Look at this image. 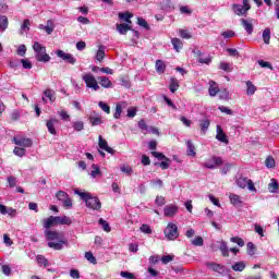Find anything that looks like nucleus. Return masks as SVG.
Instances as JSON below:
<instances>
[{
  "mask_svg": "<svg viewBox=\"0 0 279 279\" xmlns=\"http://www.w3.org/2000/svg\"><path fill=\"white\" fill-rule=\"evenodd\" d=\"M75 195H80L81 199L85 202L87 208H92V210H99L101 208V202L98 197L93 196L88 192H82L80 190H74Z\"/></svg>",
  "mask_w": 279,
  "mask_h": 279,
  "instance_id": "1",
  "label": "nucleus"
},
{
  "mask_svg": "<svg viewBox=\"0 0 279 279\" xmlns=\"http://www.w3.org/2000/svg\"><path fill=\"white\" fill-rule=\"evenodd\" d=\"M33 49L36 53L35 58L38 62H49V60H51V57L47 53V48L40 45V43L35 41Z\"/></svg>",
  "mask_w": 279,
  "mask_h": 279,
  "instance_id": "2",
  "label": "nucleus"
},
{
  "mask_svg": "<svg viewBox=\"0 0 279 279\" xmlns=\"http://www.w3.org/2000/svg\"><path fill=\"white\" fill-rule=\"evenodd\" d=\"M242 4H232V11L234 12V14H236V16H245V14H247V12H250V10L252 9V7L250 5V0H242Z\"/></svg>",
  "mask_w": 279,
  "mask_h": 279,
  "instance_id": "3",
  "label": "nucleus"
},
{
  "mask_svg": "<svg viewBox=\"0 0 279 279\" xmlns=\"http://www.w3.org/2000/svg\"><path fill=\"white\" fill-rule=\"evenodd\" d=\"M165 236L168 241H175L178 236H180V232L178 231V225L173 222H169L165 230Z\"/></svg>",
  "mask_w": 279,
  "mask_h": 279,
  "instance_id": "4",
  "label": "nucleus"
},
{
  "mask_svg": "<svg viewBox=\"0 0 279 279\" xmlns=\"http://www.w3.org/2000/svg\"><path fill=\"white\" fill-rule=\"evenodd\" d=\"M236 184L240 189H248L251 193H256L254 181H252V179H247V177H240L236 180Z\"/></svg>",
  "mask_w": 279,
  "mask_h": 279,
  "instance_id": "5",
  "label": "nucleus"
},
{
  "mask_svg": "<svg viewBox=\"0 0 279 279\" xmlns=\"http://www.w3.org/2000/svg\"><path fill=\"white\" fill-rule=\"evenodd\" d=\"M83 82H85L87 88H92V90H99V83H97V78L93 73H87L82 76Z\"/></svg>",
  "mask_w": 279,
  "mask_h": 279,
  "instance_id": "6",
  "label": "nucleus"
},
{
  "mask_svg": "<svg viewBox=\"0 0 279 279\" xmlns=\"http://www.w3.org/2000/svg\"><path fill=\"white\" fill-rule=\"evenodd\" d=\"M206 267H208V269H210L211 271L219 274L220 276H226V275L230 274V270H228L226 268V266H223L221 264L214 263V262H207Z\"/></svg>",
  "mask_w": 279,
  "mask_h": 279,
  "instance_id": "7",
  "label": "nucleus"
},
{
  "mask_svg": "<svg viewBox=\"0 0 279 279\" xmlns=\"http://www.w3.org/2000/svg\"><path fill=\"white\" fill-rule=\"evenodd\" d=\"M221 165H223V159L221 157L213 156L206 160L203 167H205V169H218Z\"/></svg>",
  "mask_w": 279,
  "mask_h": 279,
  "instance_id": "8",
  "label": "nucleus"
},
{
  "mask_svg": "<svg viewBox=\"0 0 279 279\" xmlns=\"http://www.w3.org/2000/svg\"><path fill=\"white\" fill-rule=\"evenodd\" d=\"M56 125H60V120L58 118H50L49 120L46 121V126L52 136H56L58 134V131L56 130Z\"/></svg>",
  "mask_w": 279,
  "mask_h": 279,
  "instance_id": "9",
  "label": "nucleus"
},
{
  "mask_svg": "<svg viewBox=\"0 0 279 279\" xmlns=\"http://www.w3.org/2000/svg\"><path fill=\"white\" fill-rule=\"evenodd\" d=\"M240 23L248 35L254 33V20L253 19H241Z\"/></svg>",
  "mask_w": 279,
  "mask_h": 279,
  "instance_id": "10",
  "label": "nucleus"
},
{
  "mask_svg": "<svg viewBox=\"0 0 279 279\" xmlns=\"http://www.w3.org/2000/svg\"><path fill=\"white\" fill-rule=\"evenodd\" d=\"M57 56L58 58H61V60H64L65 62H68V64H75V62H77V60L75 59V57H73V54L66 53L63 50H58Z\"/></svg>",
  "mask_w": 279,
  "mask_h": 279,
  "instance_id": "11",
  "label": "nucleus"
},
{
  "mask_svg": "<svg viewBox=\"0 0 279 279\" xmlns=\"http://www.w3.org/2000/svg\"><path fill=\"white\" fill-rule=\"evenodd\" d=\"M98 146L100 149H104V151H107V154L114 155V149L108 146V142L104 140L101 135L98 136Z\"/></svg>",
  "mask_w": 279,
  "mask_h": 279,
  "instance_id": "12",
  "label": "nucleus"
},
{
  "mask_svg": "<svg viewBox=\"0 0 279 279\" xmlns=\"http://www.w3.org/2000/svg\"><path fill=\"white\" fill-rule=\"evenodd\" d=\"M13 143L20 147H32V140L25 137H13Z\"/></svg>",
  "mask_w": 279,
  "mask_h": 279,
  "instance_id": "13",
  "label": "nucleus"
},
{
  "mask_svg": "<svg viewBox=\"0 0 279 279\" xmlns=\"http://www.w3.org/2000/svg\"><path fill=\"white\" fill-rule=\"evenodd\" d=\"M165 217H175L178 215V206L175 205H168L163 208Z\"/></svg>",
  "mask_w": 279,
  "mask_h": 279,
  "instance_id": "14",
  "label": "nucleus"
},
{
  "mask_svg": "<svg viewBox=\"0 0 279 279\" xmlns=\"http://www.w3.org/2000/svg\"><path fill=\"white\" fill-rule=\"evenodd\" d=\"M216 138H217V141H219L220 143H225L226 145H228V143H229L228 135H226V133H223V129H221V125H217Z\"/></svg>",
  "mask_w": 279,
  "mask_h": 279,
  "instance_id": "15",
  "label": "nucleus"
},
{
  "mask_svg": "<svg viewBox=\"0 0 279 279\" xmlns=\"http://www.w3.org/2000/svg\"><path fill=\"white\" fill-rule=\"evenodd\" d=\"M125 108H128V102L121 101V102L117 104L113 118L121 119V114H122L123 110H125Z\"/></svg>",
  "mask_w": 279,
  "mask_h": 279,
  "instance_id": "16",
  "label": "nucleus"
},
{
  "mask_svg": "<svg viewBox=\"0 0 279 279\" xmlns=\"http://www.w3.org/2000/svg\"><path fill=\"white\" fill-rule=\"evenodd\" d=\"M68 243H69L68 240H59L58 242H48V247H51L52 250L60 251Z\"/></svg>",
  "mask_w": 279,
  "mask_h": 279,
  "instance_id": "17",
  "label": "nucleus"
},
{
  "mask_svg": "<svg viewBox=\"0 0 279 279\" xmlns=\"http://www.w3.org/2000/svg\"><path fill=\"white\" fill-rule=\"evenodd\" d=\"M89 123L95 126V125H101L104 123V120H101V117L97 114L95 111L89 116Z\"/></svg>",
  "mask_w": 279,
  "mask_h": 279,
  "instance_id": "18",
  "label": "nucleus"
},
{
  "mask_svg": "<svg viewBox=\"0 0 279 279\" xmlns=\"http://www.w3.org/2000/svg\"><path fill=\"white\" fill-rule=\"evenodd\" d=\"M39 29H45L46 34L51 35L53 34V29H56V26L53 25V21L48 20L47 25H39Z\"/></svg>",
  "mask_w": 279,
  "mask_h": 279,
  "instance_id": "19",
  "label": "nucleus"
},
{
  "mask_svg": "<svg viewBox=\"0 0 279 279\" xmlns=\"http://www.w3.org/2000/svg\"><path fill=\"white\" fill-rule=\"evenodd\" d=\"M54 220H56L57 226L58 225H60V226H71V223H72L71 219L68 216H62V217L56 216Z\"/></svg>",
  "mask_w": 279,
  "mask_h": 279,
  "instance_id": "20",
  "label": "nucleus"
},
{
  "mask_svg": "<svg viewBox=\"0 0 279 279\" xmlns=\"http://www.w3.org/2000/svg\"><path fill=\"white\" fill-rule=\"evenodd\" d=\"M41 223L46 230H49V228H52V226H57L56 216H50L49 218L44 219Z\"/></svg>",
  "mask_w": 279,
  "mask_h": 279,
  "instance_id": "21",
  "label": "nucleus"
},
{
  "mask_svg": "<svg viewBox=\"0 0 279 279\" xmlns=\"http://www.w3.org/2000/svg\"><path fill=\"white\" fill-rule=\"evenodd\" d=\"M208 93L210 97H217V93H219V86L215 81H209V89Z\"/></svg>",
  "mask_w": 279,
  "mask_h": 279,
  "instance_id": "22",
  "label": "nucleus"
},
{
  "mask_svg": "<svg viewBox=\"0 0 279 279\" xmlns=\"http://www.w3.org/2000/svg\"><path fill=\"white\" fill-rule=\"evenodd\" d=\"M45 234L48 241H60V233H58L57 231L46 230Z\"/></svg>",
  "mask_w": 279,
  "mask_h": 279,
  "instance_id": "23",
  "label": "nucleus"
},
{
  "mask_svg": "<svg viewBox=\"0 0 279 279\" xmlns=\"http://www.w3.org/2000/svg\"><path fill=\"white\" fill-rule=\"evenodd\" d=\"M98 82L102 88H111L112 82L107 76H99Z\"/></svg>",
  "mask_w": 279,
  "mask_h": 279,
  "instance_id": "24",
  "label": "nucleus"
},
{
  "mask_svg": "<svg viewBox=\"0 0 279 279\" xmlns=\"http://www.w3.org/2000/svg\"><path fill=\"white\" fill-rule=\"evenodd\" d=\"M130 29H132L130 24H117V32L123 36H125Z\"/></svg>",
  "mask_w": 279,
  "mask_h": 279,
  "instance_id": "25",
  "label": "nucleus"
},
{
  "mask_svg": "<svg viewBox=\"0 0 279 279\" xmlns=\"http://www.w3.org/2000/svg\"><path fill=\"white\" fill-rule=\"evenodd\" d=\"M186 147H187V156H192L193 158H195V156H197V153H195V145L191 140L186 141Z\"/></svg>",
  "mask_w": 279,
  "mask_h": 279,
  "instance_id": "26",
  "label": "nucleus"
},
{
  "mask_svg": "<svg viewBox=\"0 0 279 279\" xmlns=\"http://www.w3.org/2000/svg\"><path fill=\"white\" fill-rule=\"evenodd\" d=\"M257 88L255 87L254 83L252 81H246V95L248 97H252L256 93Z\"/></svg>",
  "mask_w": 279,
  "mask_h": 279,
  "instance_id": "27",
  "label": "nucleus"
},
{
  "mask_svg": "<svg viewBox=\"0 0 279 279\" xmlns=\"http://www.w3.org/2000/svg\"><path fill=\"white\" fill-rule=\"evenodd\" d=\"M199 128H201V132L206 134V132H208V128H210V120L209 119L201 120L199 121Z\"/></svg>",
  "mask_w": 279,
  "mask_h": 279,
  "instance_id": "28",
  "label": "nucleus"
},
{
  "mask_svg": "<svg viewBox=\"0 0 279 279\" xmlns=\"http://www.w3.org/2000/svg\"><path fill=\"white\" fill-rule=\"evenodd\" d=\"M229 199L233 206H241V204H243V202L241 201V196L236 194H230Z\"/></svg>",
  "mask_w": 279,
  "mask_h": 279,
  "instance_id": "29",
  "label": "nucleus"
},
{
  "mask_svg": "<svg viewBox=\"0 0 279 279\" xmlns=\"http://www.w3.org/2000/svg\"><path fill=\"white\" fill-rule=\"evenodd\" d=\"M44 97L49 99L50 104H53V101H56V92L53 89H46L44 92Z\"/></svg>",
  "mask_w": 279,
  "mask_h": 279,
  "instance_id": "30",
  "label": "nucleus"
},
{
  "mask_svg": "<svg viewBox=\"0 0 279 279\" xmlns=\"http://www.w3.org/2000/svg\"><path fill=\"white\" fill-rule=\"evenodd\" d=\"M104 58H106V47L99 46L98 51L96 53V60H98V62H101Z\"/></svg>",
  "mask_w": 279,
  "mask_h": 279,
  "instance_id": "31",
  "label": "nucleus"
},
{
  "mask_svg": "<svg viewBox=\"0 0 279 279\" xmlns=\"http://www.w3.org/2000/svg\"><path fill=\"white\" fill-rule=\"evenodd\" d=\"M9 21L8 16L1 15L0 16V32H5L8 29Z\"/></svg>",
  "mask_w": 279,
  "mask_h": 279,
  "instance_id": "32",
  "label": "nucleus"
},
{
  "mask_svg": "<svg viewBox=\"0 0 279 279\" xmlns=\"http://www.w3.org/2000/svg\"><path fill=\"white\" fill-rule=\"evenodd\" d=\"M263 40L265 45H269L271 40V29L270 28H265L263 32Z\"/></svg>",
  "mask_w": 279,
  "mask_h": 279,
  "instance_id": "33",
  "label": "nucleus"
},
{
  "mask_svg": "<svg viewBox=\"0 0 279 279\" xmlns=\"http://www.w3.org/2000/svg\"><path fill=\"white\" fill-rule=\"evenodd\" d=\"M245 267V262H236L231 266V269H233V271H243Z\"/></svg>",
  "mask_w": 279,
  "mask_h": 279,
  "instance_id": "34",
  "label": "nucleus"
},
{
  "mask_svg": "<svg viewBox=\"0 0 279 279\" xmlns=\"http://www.w3.org/2000/svg\"><path fill=\"white\" fill-rule=\"evenodd\" d=\"M219 250H220L222 256H225V257L230 256V251L228 250V243H226L225 241H222L220 243Z\"/></svg>",
  "mask_w": 279,
  "mask_h": 279,
  "instance_id": "35",
  "label": "nucleus"
},
{
  "mask_svg": "<svg viewBox=\"0 0 279 279\" xmlns=\"http://www.w3.org/2000/svg\"><path fill=\"white\" fill-rule=\"evenodd\" d=\"M167 69V65L165 64V62L162 60H157L156 61V71L157 73H165V70Z\"/></svg>",
  "mask_w": 279,
  "mask_h": 279,
  "instance_id": "36",
  "label": "nucleus"
},
{
  "mask_svg": "<svg viewBox=\"0 0 279 279\" xmlns=\"http://www.w3.org/2000/svg\"><path fill=\"white\" fill-rule=\"evenodd\" d=\"M171 43H172V46L175 49V51H180V49H182V47H184V44L182 43V40H180L178 38H172Z\"/></svg>",
  "mask_w": 279,
  "mask_h": 279,
  "instance_id": "37",
  "label": "nucleus"
},
{
  "mask_svg": "<svg viewBox=\"0 0 279 279\" xmlns=\"http://www.w3.org/2000/svg\"><path fill=\"white\" fill-rule=\"evenodd\" d=\"M132 16H134L132 13H119V19H121L122 21H125V23L132 24Z\"/></svg>",
  "mask_w": 279,
  "mask_h": 279,
  "instance_id": "38",
  "label": "nucleus"
},
{
  "mask_svg": "<svg viewBox=\"0 0 279 279\" xmlns=\"http://www.w3.org/2000/svg\"><path fill=\"white\" fill-rule=\"evenodd\" d=\"M180 88V83L175 78L170 80V93H175Z\"/></svg>",
  "mask_w": 279,
  "mask_h": 279,
  "instance_id": "39",
  "label": "nucleus"
},
{
  "mask_svg": "<svg viewBox=\"0 0 279 279\" xmlns=\"http://www.w3.org/2000/svg\"><path fill=\"white\" fill-rule=\"evenodd\" d=\"M151 155L154 156V158H157L158 160H167V162H171V159L167 158V156H165V154L162 153L151 151Z\"/></svg>",
  "mask_w": 279,
  "mask_h": 279,
  "instance_id": "40",
  "label": "nucleus"
},
{
  "mask_svg": "<svg viewBox=\"0 0 279 279\" xmlns=\"http://www.w3.org/2000/svg\"><path fill=\"white\" fill-rule=\"evenodd\" d=\"M29 25H32L29 20H24L23 24L21 25L20 34H25V32H29Z\"/></svg>",
  "mask_w": 279,
  "mask_h": 279,
  "instance_id": "41",
  "label": "nucleus"
},
{
  "mask_svg": "<svg viewBox=\"0 0 279 279\" xmlns=\"http://www.w3.org/2000/svg\"><path fill=\"white\" fill-rule=\"evenodd\" d=\"M56 197H57V199H59V202L63 203L69 197V194H66V192H64V191H59V192H57Z\"/></svg>",
  "mask_w": 279,
  "mask_h": 279,
  "instance_id": "42",
  "label": "nucleus"
},
{
  "mask_svg": "<svg viewBox=\"0 0 279 279\" xmlns=\"http://www.w3.org/2000/svg\"><path fill=\"white\" fill-rule=\"evenodd\" d=\"M92 169H93L90 172L92 178H97V175H101V170L99 169V166L92 165Z\"/></svg>",
  "mask_w": 279,
  "mask_h": 279,
  "instance_id": "43",
  "label": "nucleus"
},
{
  "mask_svg": "<svg viewBox=\"0 0 279 279\" xmlns=\"http://www.w3.org/2000/svg\"><path fill=\"white\" fill-rule=\"evenodd\" d=\"M192 245H194L195 247H202V245H204V238L202 236H196L194 240H192Z\"/></svg>",
  "mask_w": 279,
  "mask_h": 279,
  "instance_id": "44",
  "label": "nucleus"
},
{
  "mask_svg": "<svg viewBox=\"0 0 279 279\" xmlns=\"http://www.w3.org/2000/svg\"><path fill=\"white\" fill-rule=\"evenodd\" d=\"M278 181H276V179H272L271 182L268 185V189L270 191V193H276V191H278Z\"/></svg>",
  "mask_w": 279,
  "mask_h": 279,
  "instance_id": "45",
  "label": "nucleus"
},
{
  "mask_svg": "<svg viewBox=\"0 0 279 279\" xmlns=\"http://www.w3.org/2000/svg\"><path fill=\"white\" fill-rule=\"evenodd\" d=\"M85 258L92 263V265H97V258H95V255H93L90 252L85 253Z\"/></svg>",
  "mask_w": 279,
  "mask_h": 279,
  "instance_id": "46",
  "label": "nucleus"
},
{
  "mask_svg": "<svg viewBox=\"0 0 279 279\" xmlns=\"http://www.w3.org/2000/svg\"><path fill=\"white\" fill-rule=\"evenodd\" d=\"M231 243H236V245H239V247H243L245 245V241H243V239L239 238V236H233L230 239Z\"/></svg>",
  "mask_w": 279,
  "mask_h": 279,
  "instance_id": "47",
  "label": "nucleus"
},
{
  "mask_svg": "<svg viewBox=\"0 0 279 279\" xmlns=\"http://www.w3.org/2000/svg\"><path fill=\"white\" fill-rule=\"evenodd\" d=\"M99 223L101 225L102 230H105V232H110V230H112L108 221L104 220L102 218L99 219Z\"/></svg>",
  "mask_w": 279,
  "mask_h": 279,
  "instance_id": "48",
  "label": "nucleus"
},
{
  "mask_svg": "<svg viewBox=\"0 0 279 279\" xmlns=\"http://www.w3.org/2000/svg\"><path fill=\"white\" fill-rule=\"evenodd\" d=\"M73 129L76 132H82V130H84V122L83 121L73 122Z\"/></svg>",
  "mask_w": 279,
  "mask_h": 279,
  "instance_id": "49",
  "label": "nucleus"
},
{
  "mask_svg": "<svg viewBox=\"0 0 279 279\" xmlns=\"http://www.w3.org/2000/svg\"><path fill=\"white\" fill-rule=\"evenodd\" d=\"M120 169H121L122 173H126V175H132V173L134 172L132 167L125 166V165L121 166Z\"/></svg>",
  "mask_w": 279,
  "mask_h": 279,
  "instance_id": "50",
  "label": "nucleus"
},
{
  "mask_svg": "<svg viewBox=\"0 0 279 279\" xmlns=\"http://www.w3.org/2000/svg\"><path fill=\"white\" fill-rule=\"evenodd\" d=\"M98 106H99V108H101V110L104 112H106L107 114H110V106H108V104H106L104 101H99Z\"/></svg>",
  "mask_w": 279,
  "mask_h": 279,
  "instance_id": "51",
  "label": "nucleus"
},
{
  "mask_svg": "<svg viewBox=\"0 0 279 279\" xmlns=\"http://www.w3.org/2000/svg\"><path fill=\"white\" fill-rule=\"evenodd\" d=\"M25 148H21V147H15L14 150H13V154L15 156H20V158H23V156H25Z\"/></svg>",
  "mask_w": 279,
  "mask_h": 279,
  "instance_id": "52",
  "label": "nucleus"
},
{
  "mask_svg": "<svg viewBox=\"0 0 279 279\" xmlns=\"http://www.w3.org/2000/svg\"><path fill=\"white\" fill-rule=\"evenodd\" d=\"M221 36L225 39H228V38H234V36H236V34L234 33V31H226V32L221 33Z\"/></svg>",
  "mask_w": 279,
  "mask_h": 279,
  "instance_id": "53",
  "label": "nucleus"
},
{
  "mask_svg": "<svg viewBox=\"0 0 279 279\" xmlns=\"http://www.w3.org/2000/svg\"><path fill=\"white\" fill-rule=\"evenodd\" d=\"M265 165L268 169H274V167H276V160H274L271 157H268L265 161Z\"/></svg>",
  "mask_w": 279,
  "mask_h": 279,
  "instance_id": "54",
  "label": "nucleus"
},
{
  "mask_svg": "<svg viewBox=\"0 0 279 279\" xmlns=\"http://www.w3.org/2000/svg\"><path fill=\"white\" fill-rule=\"evenodd\" d=\"M16 53L17 56H21L23 58L25 53H27V48L25 47V45L19 46Z\"/></svg>",
  "mask_w": 279,
  "mask_h": 279,
  "instance_id": "55",
  "label": "nucleus"
},
{
  "mask_svg": "<svg viewBox=\"0 0 279 279\" xmlns=\"http://www.w3.org/2000/svg\"><path fill=\"white\" fill-rule=\"evenodd\" d=\"M141 232H143L144 234H151V227H149V225H142V227L140 228Z\"/></svg>",
  "mask_w": 279,
  "mask_h": 279,
  "instance_id": "56",
  "label": "nucleus"
},
{
  "mask_svg": "<svg viewBox=\"0 0 279 279\" xmlns=\"http://www.w3.org/2000/svg\"><path fill=\"white\" fill-rule=\"evenodd\" d=\"M219 69H221V71H226L227 73H230V71H232L230 69V63L227 62H220Z\"/></svg>",
  "mask_w": 279,
  "mask_h": 279,
  "instance_id": "57",
  "label": "nucleus"
},
{
  "mask_svg": "<svg viewBox=\"0 0 279 279\" xmlns=\"http://www.w3.org/2000/svg\"><path fill=\"white\" fill-rule=\"evenodd\" d=\"M150 184L154 189H156V187L162 189V180H160V179L151 180Z\"/></svg>",
  "mask_w": 279,
  "mask_h": 279,
  "instance_id": "58",
  "label": "nucleus"
},
{
  "mask_svg": "<svg viewBox=\"0 0 279 279\" xmlns=\"http://www.w3.org/2000/svg\"><path fill=\"white\" fill-rule=\"evenodd\" d=\"M228 97H230V92H228V89L219 92V99H228Z\"/></svg>",
  "mask_w": 279,
  "mask_h": 279,
  "instance_id": "59",
  "label": "nucleus"
},
{
  "mask_svg": "<svg viewBox=\"0 0 279 279\" xmlns=\"http://www.w3.org/2000/svg\"><path fill=\"white\" fill-rule=\"evenodd\" d=\"M155 203L157 204V206H165V204H167L163 196H157Z\"/></svg>",
  "mask_w": 279,
  "mask_h": 279,
  "instance_id": "60",
  "label": "nucleus"
},
{
  "mask_svg": "<svg viewBox=\"0 0 279 279\" xmlns=\"http://www.w3.org/2000/svg\"><path fill=\"white\" fill-rule=\"evenodd\" d=\"M59 117L63 120V121H68V119H70L71 116H69V113L64 110L58 111Z\"/></svg>",
  "mask_w": 279,
  "mask_h": 279,
  "instance_id": "61",
  "label": "nucleus"
},
{
  "mask_svg": "<svg viewBox=\"0 0 279 279\" xmlns=\"http://www.w3.org/2000/svg\"><path fill=\"white\" fill-rule=\"evenodd\" d=\"M120 276H121L122 278H126V279H134V274L129 272V271H121V272H120Z\"/></svg>",
  "mask_w": 279,
  "mask_h": 279,
  "instance_id": "62",
  "label": "nucleus"
},
{
  "mask_svg": "<svg viewBox=\"0 0 279 279\" xmlns=\"http://www.w3.org/2000/svg\"><path fill=\"white\" fill-rule=\"evenodd\" d=\"M8 182H9L10 189H14V186H16V178H14V177H9V178H8Z\"/></svg>",
  "mask_w": 279,
  "mask_h": 279,
  "instance_id": "63",
  "label": "nucleus"
},
{
  "mask_svg": "<svg viewBox=\"0 0 279 279\" xmlns=\"http://www.w3.org/2000/svg\"><path fill=\"white\" fill-rule=\"evenodd\" d=\"M21 63H22V65H23V69H32V63L29 62V60H27V59H22L21 60Z\"/></svg>",
  "mask_w": 279,
  "mask_h": 279,
  "instance_id": "64",
  "label": "nucleus"
}]
</instances>
